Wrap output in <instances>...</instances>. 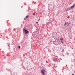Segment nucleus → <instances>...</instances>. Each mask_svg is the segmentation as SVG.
I'll list each match as a JSON object with an SVG mask.
<instances>
[{
    "label": "nucleus",
    "mask_w": 75,
    "mask_h": 75,
    "mask_svg": "<svg viewBox=\"0 0 75 75\" xmlns=\"http://www.w3.org/2000/svg\"><path fill=\"white\" fill-rule=\"evenodd\" d=\"M45 71L44 70H42L41 71V73L43 75H45Z\"/></svg>",
    "instance_id": "f257e3e1"
},
{
    "label": "nucleus",
    "mask_w": 75,
    "mask_h": 75,
    "mask_svg": "<svg viewBox=\"0 0 75 75\" xmlns=\"http://www.w3.org/2000/svg\"><path fill=\"white\" fill-rule=\"evenodd\" d=\"M24 31L25 32V33L26 34H28L29 33L28 31L27 30L25 29H24Z\"/></svg>",
    "instance_id": "f03ea898"
},
{
    "label": "nucleus",
    "mask_w": 75,
    "mask_h": 75,
    "mask_svg": "<svg viewBox=\"0 0 75 75\" xmlns=\"http://www.w3.org/2000/svg\"><path fill=\"white\" fill-rule=\"evenodd\" d=\"M71 10V8L70 7H69L67 8H66L65 9V11H68L69 10Z\"/></svg>",
    "instance_id": "7ed1b4c3"
},
{
    "label": "nucleus",
    "mask_w": 75,
    "mask_h": 75,
    "mask_svg": "<svg viewBox=\"0 0 75 75\" xmlns=\"http://www.w3.org/2000/svg\"><path fill=\"white\" fill-rule=\"evenodd\" d=\"M65 25H66L68 26V25H69V23H68L67 22H66L65 23L64 26H65Z\"/></svg>",
    "instance_id": "20e7f679"
},
{
    "label": "nucleus",
    "mask_w": 75,
    "mask_h": 75,
    "mask_svg": "<svg viewBox=\"0 0 75 75\" xmlns=\"http://www.w3.org/2000/svg\"><path fill=\"white\" fill-rule=\"evenodd\" d=\"M75 6V4H74L73 6H71V8H73Z\"/></svg>",
    "instance_id": "39448f33"
},
{
    "label": "nucleus",
    "mask_w": 75,
    "mask_h": 75,
    "mask_svg": "<svg viewBox=\"0 0 75 75\" xmlns=\"http://www.w3.org/2000/svg\"><path fill=\"white\" fill-rule=\"evenodd\" d=\"M53 61H57V58L55 57L53 58Z\"/></svg>",
    "instance_id": "423d86ee"
},
{
    "label": "nucleus",
    "mask_w": 75,
    "mask_h": 75,
    "mask_svg": "<svg viewBox=\"0 0 75 75\" xmlns=\"http://www.w3.org/2000/svg\"><path fill=\"white\" fill-rule=\"evenodd\" d=\"M60 40L61 41H62L63 40V39H62V38H60Z\"/></svg>",
    "instance_id": "0eeeda50"
},
{
    "label": "nucleus",
    "mask_w": 75,
    "mask_h": 75,
    "mask_svg": "<svg viewBox=\"0 0 75 75\" xmlns=\"http://www.w3.org/2000/svg\"><path fill=\"white\" fill-rule=\"evenodd\" d=\"M6 69L7 71H10V70L8 69Z\"/></svg>",
    "instance_id": "6e6552de"
},
{
    "label": "nucleus",
    "mask_w": 75,
    "mask_h": 75,
    "mask_svg": "<svg viewBox=\"0 0 75 75\" xmlns=\"http://www.w3.org/2000/svg\"><path fill=\"white\" fill-rule=\"evenodd\" d=\"M8 47H9L8 49H9V48H10V43H9L8 44Z\"/></svg>",
    "instance_id": "1a4fd4ad"
},
{
    "label": "nucleus",
    "mask_w": 75,
    "mask_h": 75,
    "mask_svg": "<svg viewBox=\"0 0 75 75\" xmlns=\"http://www.w3.org/2000/svg\"><path fill=\"white\" fill-rule=\"evenodd\" d=\"M2 54H4V52L3 51H2Z\"/></svg>",
    "instance_id": "9d476101"
},
{
    "label": "nucleus",
    "mask_w": 75,
    "mask_h": 75,
    "mask_svg": "<svg viewBox=\"0 0 75 75\" xmlns=\"http://www.w3.org/2000/svg\"><path fill=\"white\" fill-rule=\"evenodd\" d=\"M28 16H27L26 17V18H28Z\"/></svg>",
    "instance_id": "9b49d317"
},
{
    "label": "nucleus",
    "mask_w": 75,
    "mask_h": 75,
    "mask_svg": "<svg viewBox=\"0 0 75 75\" xmlns=\"http://www.w3.org/2000/svg\"><path fill=\"white\" fill-rule=\"evenodd\" d=\"M61 43H62V44H63V42H62V41H61Z\"/></svg>",
    "instance_id": "f8f14e48"
},
{
    "label": "nucleus",
    "mask_w": 75,
    "mask_h": 75,
    "mask_svg": "<svg viewBox=\"0 0 75 75\" xmlns=\"http://www.w3.org/2000/svg\"><path fill=\"white\" fill-rule=\"evenodd\" d=\"M8 31L9 32L10 31V28L8 29Z\"/></svg>",
    "instance_id": "ddd939ff"
},
{
    "label": "nucleus",
    "mask_w": 75,
    "mask_h": 75,
    "mask_svg": "<svg viewBox=\"0 0 75 75\" xmlns=\"http://www.w3.org/2000/svg\"><path fill=\"white\" fill-rule=\"evenodd\" d=\"M4 59H6V57H4Z\"/></svg>",
    "instance_id": "4468645a"
},
{
    "label": "nucleus",
    "mask_w": 75,
    "mask_h": 75,
    "mask_svg": "<svg viewBox=\"0 0 75 75\" xmlns=\"http://www.w3.org/2000/svg\"><path fill=\"white\" fill-rule=\"evenodd\" d=\"M35 13H34L33 15H35Z\"/></svg>",
    "instance_id": "2eb2a0df"
},
{
    "label": "nucleus",
    "mask_w": 75,
    "mask_h": 75,
    "mask_svg": "<svg viewBox=\"0 0 75 75\" xmlns=\"http://www.w3.org/2000/svg\"><path fill=\"white\" fill-rule=\"evenodd\" d=\"M20 47H21L20 46H18L19 48H20Z\"/></svg>",
    "instance_id": "dca6fc26"
},
{
    "label": "nucleus",
    "mask_w": 75,
    "mask_h": 75,
    "mask_svg": "<svg viewBox=\"0 0 75 75\" xmlns=\"http://www.w3.org/2000/svg\"><path fill=\"white\" fill-rule=\"evenodd\" d=\"M72 75H75L74 74H72Z\"/></svg>",
    "instance_id": "f3484780"
},
{
    "label": "nucleus",
    "mask_w": 75,
    "mask_h": 75,
    "mask_svg": "<svg viewBox=\"0 0 75 75\" xmlns=\"http://www.w3.org/2000/svg\"><path fill=\"white\" fill-rule=\"evenodd\" d=\"M69 24H71V22H69Z\"/></svg>",
    "instance_id": "a211bd4d"
},
{
    "label": "nucleus",
    "mask_w": 75,
    "mask_h": 75,
    "mask_svg": "<svg viewBox=\"0 0 75 75\" xmlns=\"http://www.w3.org/2000/svg\"><path fill=\"white\" fill-rule=\"evenodd\" d=\"M46 63H48V62H47V61H46Z\"/></svg>",
    "instance_id": "6ab92c4d"
},
{
    "label": "nucleus",
    "mask_w": 75,
    "mask_h": 75,
    "mask_svg": "<svg viewBox=\"0 0 75 75\" xmlns=\"http://www.w3.org/2000/svg\"><path fill=\"white\" fill-rule=\"evenodd\" d=\"M38 23V22H36V24H37Z\"/></svg>",
    "instance_id": "aec40b11"
},
{
    "label": "nucleus",
    "mask_w": 75,
    "mask_h": 75,
    "mask_svg": "<svg viewBox=\"0 0 75 75\" xmlns=\"http://www.w3.org/2000/svg\"><path fill=\"white\" fill-rule=\"evenodd\" d=\"M1 37H2V35H1Z\"/></svg>",
    "instance_id": "412c9836"
},
{
    "label": "nucleus",
    "mask_w": 75,
    "mask_h": 75,
    "mask_svg": "<svg viewBox=\"0 0 75 75\" xmlns=\"http://www.w3.org/2000/svg\"><path fill=\"white\" fill-rule=\"evenodd\" d=\"M8 41H9V40L8 39Z\"/></svg>",
    "instance_id": "4be33fe9"
}]
</instances>
